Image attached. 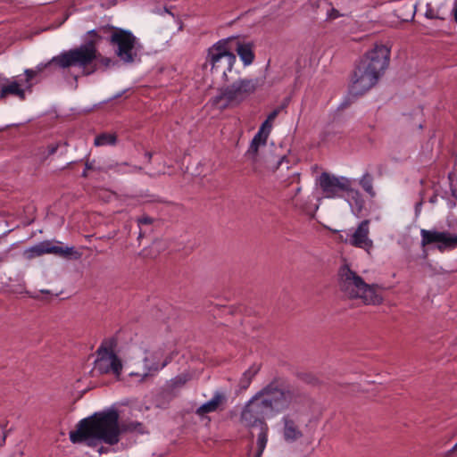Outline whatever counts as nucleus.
<instances>
[{"label":"nucleus","instance_id":"obj_1","mask_svg":"<svg viewBox=\"0 0 457 457\" xmlns=\"http://www.w3.org/2000/svg\"><path fill=\"white\" fill-rule=\"evenodd\" d=\"M121 432L145 433V427L138 421H126L119 424V414L116 411L95 413L81 420L75 430L70 432V440L73 444L85 442L87 445L95 447L100 442L113 445L120 441Z\"/></svg>","mask_w":457,"mask_h":457},{"label":"nucleus","instance_id":"obj_2","mask_svg":"<svg viewBox=\"0 0 457 457\" xmlns=\"http://www.w3.org/2000/svg\"><path fill=\"white\" fill-rule=\"evenodd\" d=\"M390 55L391 48L380 43L367 51L353 72L349 93L358 96L373 87L388 68Z\"/></svg>","mask_w":457,"mask_h":457},{"label":"nucleus","instance_id":"obj_3","mask_svg":"<svg viewBox=\"0 0 457 457\" xmlns=\"http://www.w3.org/2000/svg\"><path fill=\"white\" fill-rule=\"evenodd\" d=\"M96 56V43L90 40L79 47L62 52L47 62L37 64L34 69H26L24 71V85L28 89H30L33 86L32 80L40 76L45 71L52 72L54 66L60 69L79 67L82 70L83 75L88 76L96 71V67L91 69V64Z\"/></svg>","mask_w":457,"mask_h":457},{"label":"nucleus","instance_id":"obj_4","mask_svg":"<svg viewBox=\"0 0 457 457\" xmlns=\"http://www.w3.org/2000/svg\"><path fill=\"white\" fill-rule=\"evenodd\" d=\"M223 81L224 85L218 94L210 100L212 105L218 110L237 107L263 84V80L259 78L241 77L239 72L229 74Z\"/></svg>","mask_w":457,"mask_h":457},{"label":"nucleus","instance_id":"obj_5","mask_svg":"<svg viewBox=\"0 0 457 457\" xmlns=\"http://www.w3.org/2000/svg\"><path fill=\"white\" fill-rule=\"evenodd\" d=\"M270 417L301 403L305 396L296 388L273 380L255 395Z\"/></svg>","mask_w":457,"mask_h":457},{"label":"nucleus","instance_id":"obj_6","mask_svg":"<svg viewBox=\"0 0 457 457\" xmlns=\"http://www.w3.org/2000/svg\"><path fill=\"white\" fill-rule=\"evenodd\" d=\"M340 290L349 298H360L365 304L378 305L383 301V297L378 293L376 285H369L364 282L355 271L348 265L340 268L339 272Z\"/></svg>","mask_w":457,"mask_h":457},{"label":"nucleus","instance_id":"obj_7","mask_svg":"<svg viewBox=\"0 0 457 457\" xmlns=\"http://www.w3.org/2000/svg\"><path fill=\"white\" fill-rule=\"evenodd\" d=\"M318 183L325 198H342L346 195L348 201L353 202L357 212H361L364 201L360 191L353 187V179L322 172L318 179Z\"/></svg>","mask_w":457,"mask_h":457},{"label":"nucleus","instance_id":"obj_8","mask_svg":"<svg viewBox=\"0 0 457 457\" xmlns=\"http://www.w3.org/2000/svg\"><path fill=\"white\" fill-rule=\"evenodd\" d=\"M233 41L232 37L223 38L208 49L206 62L211 65L212 73L220 76L222 79H227L233 72H238L234 70L237 57L232 52Z\"/></svg>","mask_w":457,"mask_h":457},{"label":"nucleus","instance_id":"obj_9","mask_svg":"<svg viewBox=\"0 0 457 457\" xmlns=\"http://www.w3.org/2000/svg\"><path fill=\"white\" fill-rule=\"evenodd\" d=\"M265 417H270V415L266 412L255 396L248 401L241 411L240 421L244 426L247 428L260 427L256 441L257 450L253 457H262L267 445L269 427L265 422Z\"/></svg>","mask_w":457,"mask_h":457},{"label":"nucleus","instance_id":"obj_10","mask_svg":"<svg viewBox=\"0 0 457 457\" xmlns=\"http://www.w3.org/2000/svg\"><path fill=\"white\" fill-rule=\"evenodd\" d=\"M116 345L114 338L102 342L96 350V359L94 362L93 372L99 375L112 373L119 377L122 371V362L115 354L113 348Z\"/></svg>","mask_w":457,"mask_h":457},{"label":"nucleus","instance_id":"obj_11","mask_svg":"<svg viewBox=\"0 0 457 457\" xmlns=\"http://www.w3.org/2000/svg\"><path fill=\"white\" fill-rule=\"evenodd\" d=\"M115 54L125 63H132L141 49L138 39L129 30L117 29L110 37Z\"/></svg>","mask_w":457,"mask_h":457},{"label":"nucleus","instance_id":"obj_12","mask_svg":"<svg viewBox=\"0 0 457 457\" xmlns=\"http://www.w3.org/2000/svg\"><path fill=\"white\" fill-rule=\"evenodd\" d=\"M46 253L74 260H78L81 257V253L77 251L73 246L54 245L53 242L49 240L42 241L24 251V256L29 260Z\"/></svg>","mask_w":457,"mask_h":457},{"label":"nucleus","instance_id":"obj_13","mask_svg":"<svg viewBox=\"0 0 457 457\" xmlns=\"http://www.w3.org/2000/svg\"><path fill=\"white\" fill-rule=\"evenodd\" d=\"M421 245L423 246L437 243V248L440 251L447 247L457 246V236H451L448 232H440L436 230H420Z\"/></svg>","mask_w":457,"mask_h":457},{"label":"nucleus","instance_id":"obj_14","mask_svg":"<svg viewBox=\"0 0 457 457\" xmlns=\"http://www.w3.org/2000/svg\"><path fill=\"white\" fill-rule=\"evenodd\" d=\"M370 220H362L357 228L345 238V242L350 245L365 250L368 253L373 248V241L370 238Z\"/></svg>","mask_w":457,"mask_h":457},{"label":"nucleus","instance_id":"obj_15","mask_svg":"<svg viewBox=\"0 0 457 457\" xmlns=\"http://www.w3.org/2000/svg\"><path fill=\"white\" fill-rule=\"evenodd\" d=\"M0 99H4L8 96H14L21 100L25 99L24 79L17 80L15 78L7 79L0 76Z\"/></svg>","mask_w":457,"mask_h":457},{"label":"nucleus","instance_id":"obj_16","mask_svg":"<svg viewBox=\"0 0 457 457\" xmlns=\"http://www.w3.org/2000/svg\"><path fill=\"white\" fill-rule=\"evenodd\" d=\"M167 361L159 364L149 356L144 358V368L142 372H130L129 376L137 377L139 383H145L157 374V372L167 365Z\"/></svg>","mask_w":457,"mask_h":457},{"label":"nucleus","instance_id":"obj_17","mask_svg":"<svg viewBox=\"0 0 457 457\" xmlns=\"http://www.w3.org/2000/svg\"><path fill=\"white\" fill-rule=\"evenodd\" d=\"M225 402L226 395L223 392L216 391L211 400L197 408L196 414L203 416L210 412H214Z\"/></svg>","mask_w":457,"mask_h":457},{"label":"nucleus","instance_id":"obj_18","mask_svg":"<svg viewBox=\"0 0 457 457\" xmlns=\"http://www.w3.org/2000/svg\"><path fill=\"white\" fill-rule=\"evenodd\" d=\"M283 436L286 441L295 442L303 436V433L295 421L288 415L283 417Z\"/></svg>","mask_w":457,"mask_h":457},{"label":"nucleus","instance_id":"obj_19","mask_svg":"<svg viewBox=\"0 0 457 457\" xmlns=\"http://www.w3.org/2000/svg\"><path fill=\"white\" fill-rule=\"evenodd\" d=\"M268 135L258 131L253 137L250 146L246 152V157L254 163L257 161L258 148L260 145H265L267 142Z\"/></svg>","mask_w":457,"mask_h":457},{"label":"nucleus","instance_id":"obj_20","mask_svg":"<svg viewBox=\"0 0 457 457\" xmlns=\"http://www.w3.org/2000/svg\"><path fill=\"white\" fill-rule=\"evenodd\" d=\"M235 50L245 65H250L253 62L254 54L251 44L237 42Z\"/></svg>","mask_w":457,"mask_h":457},{"label":"nucleus","instance_id":"obj_21","mask_svg":"<svg viewBox=\"0 0 457 457\" xmlns=\"http://www.w3.org/2000/svg\"><path fill=\"white\" fill-rule=\"evenodd\" d=\"M359 184L370 196L374 197L376 195L373 188V177L370 173L365 172L359 179Z\"/></svg>","mask_w":457,"mask_h":457},{"label":"nucleus","instance_id":"obj_22","mask_svg":"<svg viewBox=\"0 0 457 457\" xmlns=\"http://www.w3.org/2000/svg\"><path fill=\"white\" fill-rule=\"evenodd\" d=\"M260 370L259 365L253 364L248 370H246L240 378L239 385L242 388L245 389L249 386L253 378Z\"/></svg>","mask_w":457,"mask_h":457},{"label":"nucleus","instance_id":"obj_23","mask_svg":"<svg viewBox=\"0 0 457 457\" xmlns=\"http://www.w3.org/2000/svg\"><path fill=\"white\" fill-rule=\"evenodd\" d=\"M117 142L115 134L103 133L96 137L95 145L104 146V145H114Z\"/></svg>","mask_w":457,"mask_h":457},{"label":"nucleus","instance_id":"obj_24","mask_svg":"<svg viewBox=\"0 0 457 457\" xmlns=\"http://www.w3.org/2000/svg\"><path fill=\"white\" fill-rule=\"evenodd\" d=\"M190 377L187 374H179L170 380V386L172 389H176L178 387L183 386L188 380Z\"/></svg>","mask_w":457,"mask_h":457},{"label":"nucleus","instance_id":"obj_25","mask_svg":"<svg viewBox=\"0 0 457 457\" xmlns=\"http://www.w3.org/2000/svg\"><path fill=\"white\" fill-rule=\"evenodd\" d=\"M96 51H97V56H96V58L93 61V62H92V64H91V69H92V68H94V67H96V71L97 70V66H96V64L95 63V61H96L98 58H99V62H100V63H101V64H103L104 67H109V66L112 64V59H110V58H108V57H102V56L100 55V54L98 53V50H97V49H96Z\"/></svg>","mask_w":457,"mask_h":457},{"label":"nucleus","instance_id":"obj_26","mask_svg":"<svg viewBox=\"0 0 457 457\" xmlns=\"http://www.w3.org/2000/svg\"><path fill=\"white\" fill-rule=\"evenodd\" d=\"M271 127L272 123L268 119H266V120L262 124L261 128L259 129V131L262 134L265 133L266 135L269 136L271 130Z\"/></svg>","mask_w":457,"mask_h":457},{"label":"nucleus","instance_id":"obj_27","mask_svg":"<svg viewBox=\"0 0 457 457\" xmlns=\"http://www.w3.org/2000/svg\"><path fill=\"white\" fill-rule=\"evenodd\" d=\"M137 222H138V225L141 226V225H150L154 222V219L149 217V216H142L140 218H138L137 220Z\"/></svg>","mask_w":457,"mask_h":457},{"label":"nucleus","instance_id":"obj_28","mask_svg":"<svg viewBox=\"0 0 457 457\" xmlns=\"http://www.w3.org/2000/svg\"><path fill=\"white\" fill-rule=\"evenodd\" d=\"M280 110L281 108L278 107V108H276L275 110H273L267 117V119L272 123L273 120L277 118V116L278 115V113L280 112Z\"/></svg>","mask_w":457,"mask_h":457},{"label":"nucleus","instance_id":"obj_29","mask_svg":"<svg viewBox=\"0 0 457 457\" xmlns=\"http://www.w3.org/2000/svg\"><path fill=\"white\" fill-rule=\"evenodd\" d=\"M328 16L329 19L333 20V19H337V18L340 17L341 14L339 13V12L337 9L331 8V10L328 13Z\"/></svg>","mask_w":457,"mask_h":457},{"label":"nucleus","instance_id":"obj_30","mask_svg":"<svg viewBox=\"0 0 457 457\" xmlns=\"http://www.w3.org/2000/svg\"><path fill=\"white\" fill-rule=\"evenodd\" d=\"M59 147V144L50 145L47 147L48 150V155H53L56 153L57 149Z\"/></svg>","mask_w":457,"mask_h":457},{"label":"nucleus","instance_id":"obj_31","mask_svg":"<svg viewBox=\"0 0 457 457\" xmlns=\"http://www.w3.org/2000/svg\"><path fill=\"white\" fill-rule=\"evenodd\" d=\"M452 13L453 15V19H454L455 22L457 23V0H454Z\"/></svg>","mask_w":457,"mask_h":457},{"label":"nucleus","instance_id":"obj_32","mask_svg":"<svg viewBox=\"0 0 457 457\" xmlns=\"http://www.w3.org/2000/svg\"><path fill=\"white\" fill-rule=\"evenodd\" d=\"M5 441V435L0 431V446L4 445Z\"/></svg>","mask_w":457,"mask_h":457},{"label":"nucleus","instance_id":"obj_33","mask_svg":"<svg viewBox=\"0 0 457 457\" xmlns=\"http://www.w3.org/2000/svg\"><path fill=\"white\" fill-rule=\"evenodd\" d=\"M421 205H422V202H420L416 204V207H415L416 212H419L420 211Z\"/></svg>","mask_w":457,"mask_h":457},{"label":"nucleus","instance_id":"obj_34","mask_svg":"<svg viewBox=\"0 0 457 457\" xmlns=\"http://www.w3.org/2000/svg\"><path fill=\"white\" fill-rule=\"evenodd\" d=\"M97 451L101 454L103 453H105L107 451V449L104 448V446H100Z\"/></svg>","mask_w":457,"mask_h":457},{"label":"nucleus","instance_id":"obj_35","mask_svg":"<svg viewBox=\"0 0 457 457\" xmlns=\"http://www.w3.org/2000/svg\"><path fill=\"white\" fill-rule=\"evenodd\" d=\"M40 293H42V294H50V291L46 290V289H41Z\"/></svg>","mask_w":457,"mask_h":457},{"label":"nucleus","instance_id":"obj_36","mask_svg":"<svg viewBox=\"0 0 457 457\" xmlns=\"http://www.w3.org/2000/svg\"><path fill=\"white\" fill-rule=\"evenodd\" d=\"M457 450V443L453 445V447L450 450V453H453Z\"/></svg>","mask_w":457,"mask_h":457},{"label":"nucleus","instance_id":"obj_37","mask_svg":"<svg viewBox=\"0 0 457 457\" xmlns=\"http://www.w3.org/2000/svg\"><path fill=\"white\" fill-rule=\"evenodd\" d=\"M88 33H89V34H91V35H96V30H94V29H93V30H90Z\"/></svg>","mask_w":457,"mask_h":457},{"label":"nucleus","instance_id":"obj_38","mask_svg":"<svg viewBox=\"0 0 457 457\" xmlns=\"http://www.w3.org/2000/svg\"><path fill=\"white\" fill-rule=\"evenodd\" d=\"M91 169V166L88 163H86V170Z\"/></svg>","mask_w":457,"mask_h":457},{"label":"nucleus","instance_id":"obj_39","mask_svg":"<svg viewBox=\"0 0 457 457\" xmlns=\"http://www.w3.org/2000/svg\"><path fill=\"white\" fill-rule=\"evenodd\" d=\"M300 191H301V187H298L296 188L295 192H296V194H298Z\"/></svg>","mask_w":457,"mask_h":457},{"label":"nucleus","instance_id":"obj_40","mask_svg":"<svg viewBox=\"0 0 457 457\" xmlns=\"http://www.w3.org/2000/svg\"><path fill=\"white\" fill-rule=\"evenodd\" d=\"M82 176H83V177H87V170H84V171H83Z\"/></svg>","mask_w":457,"mask_h":457}]
</instances>
